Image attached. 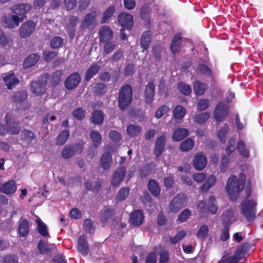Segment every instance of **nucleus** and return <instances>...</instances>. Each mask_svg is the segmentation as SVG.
<instances>
[{
  "label": "nucleus",
  "mask_w": 263,
  "mask_h": 263,
  "mask_svg": "<svg viewBox=\"0 0 263 263\" xmlns=\"http://www.w3.org/2000/svg\"><path fill=\"white\" fill-rule=\"evenodd\" d=\"M245 180V176L243 174H240L239 178L233 175L228 178L226 189L232 200H236L243 189H245L246 199L251 196L252 193L251 182L249 181L247 187L244 188ZM256 205V201L253 199L246 200L241 203L242 213L248 221H252L255 218Z\"/></svg>",
  "instance_id": "f257e3e1"
},
{
  "label": "nucleus",
  "mask_w": 263,
  "mask_h": 263,
  "mask_svg": "<svg viewBox=\"0 0 263 263\" xmlns=\"http://www.w3.org/2000/svg\"><path fill=\"white\" fill-rule=\"evenodd\" d=\"M133 99L132 88L130 85L126 84L120 89L118 96V105L121 110L126 109L132 102Z\"/></svg>",
  "instance_id": "f03ea898"
},
{
  "label": "nucleus",
  "mask_w": 263,
  "mask_h": 263,
  "mask_svg": "<svg viewBox=\"0 0 263 263\" xmlns=\"http://www.w3.org/2000/svg\"><path fill=\"white\" fill-rule=\"evenodd\" d=\"M247 245L243 244L239 246L235 250L233 255H224L218 263H238L242 259L246 258L247 255Z\"/></svg>",
  "instance_id": "7ed1b4c3"
},
{
  "label": "nucleus",
  "mask_w": 263,
  "mask_h": 263,
  "mask_svg": "<svg viewBox=\"0 0 263 263\" xmlns=\"http://www.w3.org/2000/svg\"><path fill=\"white\" fill-rule=\"evenodd\" d=\"M117 21L121 26L120 33L125 30L129 31L133 27L134 18L133 16L130 14L125 12L120 13L118 16Z\"/></svg>",
  "instance_id": "20e7f679"
},
{
  "label": "nucleus",
  "mask_w": 263,
  "mask_h": 263,
  "mask_svg": "<svg viewBox=\"0 0 263 263\" xmlns=\"http://www.w3.org/2000/svg\"><path fill=\"white\" fill-rule=\"evenodd\" d=\"M97 13L95 11L87 13L81 21L80 28L84 31L86 29L93 30L97 25Z\"/></svg>",
  "instance_id": "39448f33"
},
{
  "label": "nucleus",
  "mask_w": 263,
  "mask_h": 263,
  "mask_svg": "<svg viewBox=\"0 0 263 263\" xmlns=\"http://www.w3.org/2000/svg\"><path fill=\"white\" fill-rule=\"evenodd\" d=\"M197 210L202 213L210 212L212 214H216L217 210V206L215 197L212 196H210L207 204L203 201H200L197 206Z\"/></svg>",
  "instance_id": "423d86ee"
},
{
  "label": "nucleus",
  "mask_w": 263,
  "mask_h": 263,
  "mask_svg": "<svg viewBox=\"0 0 263 263\" xmlns=\"http://www.w3.org/2000/svg\"><path fill=\"white\" fill-rule=\"evenodd\" d=\"M232 215L233 212L231 210H227L223 214L222 219L223 228L221 230L220 235V239L222 241H226L229 238V227L231 223Z\"/></svg>",
  "instance_id": "0eeeda50"
},
{
  "label": "nucleus",
  "mask_w": 263,
  "mask_h": 263,
  "mask_svg": "<svg viewBox=\"0 0 263 263\" xmlns=\"http://www.w3.org/2000/svg\"><path fill=\"white\" fill-rule=\"evenodd\" d=\"M49 75L46 73L43 76L42 79L44 78V80H39L38 81H33L31 84V89L32 92L36 96H40L46 92V86L47 85V80Z\"/></svg>",
  "instance_id": "6e6552de"
},
{
  "label": "nucleus",
  "mask_w": 263,
  "mask_h": 263,
  "mask_svg": "<svg viewBox=\"0 0 263 263\" xmlns=\"http://www.w3.org/2000/svg\"><path fill=\"white\" fill-rule=\"evenodd\" d=\"M83 149V145L80 143L67 145L63 149L62 156L65 159H69L75 154H80Z\"/></svg>",
  "instance_id": "1a4fd4ad"
},
{
  "label": "nucleus",
  "mask_w": 263,
  "mask_h": 263,
  "mask_svg": "<svg viewBox=\"0 0 263 263\" xmlns=\"http://www.w3.org/2000/svg\"><path fill=\"white\" fill-rule=\"evenodd\" d=\"M229 106L225 102H220L216 106L214 111V118L219 122L223 121L229 114Z\"/></svg>",
  "instance_id": "9d476101"
},
{
  "label": "nucleus",
  "mask_w": 263,
  "mask_h": 263,
  "mask_svg": "<svg viewBox=\"0 0 263 263\" xmlns=\"http://www.w3.org/2000/svg\"><path fill=\"white\" fill-rule=\"evenodd\" d=\"M186 197L184 194H179L176 196L170 204V210L172 212L177 213L185 206Z\"/></svg>",
  "instance_id": "9b49d317"
},
{
  "label": "nucleus",
  "mask_w": 263,
  "mask_h": 263,
  "mask_svg": "<svg viewBox=\"0 0 263 263\" xmlns=\"http://www.w3.org/2000/svg\"><path fill=\"white\" fill-rule=\"evenodd\" d=\"M32 6L28 3H19L11 8L13 13L20 17L22 21L26 17V14L31 10Z\"/></svg>",
  "instance_id": "f8f14e48"
},
{
  "label": "nucleus",
  "mask_w": 263,
  "mask_h": 263,
  "mask_svg": "<svg viewBox=\"0 0 263 263\" xmlns=\"http://www.w3.org/2000/svg\"><path fill=\"white\" fill-rule=\"evenodd\" d=\"M126 171L124 166L117 167L114 171L110 180L111 184L114 186H118L124 180Z\"/></svg>",
  "instance_id": "ddd939ff"
},
{
  "label": "nucleus",
  "mask_w": 263,
  "mask_h": 263,
  "mask_svg": "<svg viewBox=\"0 0 263 263\" xmlns=\"http://www.w3.org/2000/svg\"><path fill=\"white\" fill-rule=\"evenodd\" d=\"M81 78L78 72H73L68 76L65 81V86L68 89L75 88L80 83Z\"/></svg>",
  "instance_id": "4468645a"
},
{
  "label": "nucleus",
  "mask_w": 263,
  "mask_h": 263,
  "mask_svg": "<svg viewBox=\"0 0 263 263\" xmlns=\"http://www.w3.org/2000/svg\"><path fill=\"white\" fill-rule=\"evenodd\" d=\"M140 16L144 21V25L146 29H150L151 26V10L147 5H143L140 9Z\"/></svg>",
  "instance_id": "2eb2a0df"
},
{
  "label": "nucleus",
  "mask_w": 263,
  "mask_h": 263,
  "mask_svg": "<svg viewBox=\"0 0 263 263\" xmlns=\"http://www.w3.org/2000/svg\"><path fill=\"white\" fill-rule=\"evenodd\" d=\"M21 18L16 15L10 16H5L3 19V24L5 27L13 29L19 26L20 23L22 22Z\"/></svg>",
  "instance_id": "dca6fc26"
},
{
  "label": "nucleus",
  "mask_w": 263,
  "mask_h": 263,
  "mask_svg": "<svg viewBox=\"0 0 263 263\" xmlns=\"http://www.w3.org/2000/svg\"><path fill=\"white\" fill-rule=\"evenodd\" d=\"M3 80L5 82L8 89H11L13 86L17 85L20 82L16 76L11 72L3 74Z\"/></svg>",
  "instance_id": "f3484780"
},
{
  "label": "nucleus",
  "mask_w": 263,
  "mask_h": 263,
  "mask_svg": "<svg viewBox=\"0 0 263 263\" xmlns=\"http://www.w3.org/2000/svg\"><path fill=\"white\" fill-rule=\"evenodd\" d=\"M250 145L247 144L242 140H239L237 142L236 149L238 153L244 158H248L250 157Z\"/></svg>",
  "instance_id": "a211bd4d"
},
{
  "label": "nucleus",
  "mask_w": 263,
  "mask_h": 263,
  "mask_svg": "<svg viewBox=\"0 0 263 263\" xmlns=\"http://www.w3.org/2000/svg\"><path fill=\"white\" fill-rule=\"evenodd\" d=\"M86 236H81L78 239L77 245L78 251L84 256H86L87 254H88L89 251V245L86 241Z\"/></svg>",
  "instance_id": "6ab92c4d"
},
{
  "label": "nucleus",
  "mask_w": 263,
  "mask_h": 263,
  "mask_svg": "<svg viewBox=\"0 0 263 263\" xmlns=\"http://www.w3.org/2000/svg\"><path fill=\"white\" fill-rule=\"evenodd\" d=\"M143 221V214L142 211L136 210L132 212L130 215L129 221L135 226H139L142 224Z\"/></svg>",
  "instance_id": "aec40b11"
},
{
  "label": "nucleus",
  "mask_w": 263,
  "mask_h": 263,
  "mask_svg": "<svg viewBox=\"0 0 263 263\" xmlns=\"http://www.w3.org/2000/svg\"><path fill=\"white\" fill-rule=\"evenodd\" d=\"M16 190L14 181L11 180L4 184H0V191L6 195L12 194Z\"/></svg>",
  "instance_id": "412c9836"
},
{
  "label": "nucleus",
  "mask_w": 263,
  "mask_h": 263,
  "mask_svg": "<svg viewBox=\"0 0 263 263\" xmlns=\"http://www.w3.org/2000/svg\"><path fill=\"white\" fill-rule=\"evenodd\" d=\"M155 86L153 82H149L145 89V103L151 104L153 101L155 95Z\"/></svg>",
  "instance_id": "4be33fe9"
},
{
  "label": "nucleus",
  "mask_w": 263,
  "mask_h": 263,
  "mask_svg": "<svg viewBox=\"0 0 263 263\" xmlns=\"http://www.w3.org/2000/svg\"><path fill=\"white\" fill-rule=\"evenodd\" d=\"M206 158L204 155L198 153L195 156L193 165L196 169L202 170L206 166Z\"/></svg>",
  "instance_id": "5701e85b"
},
{
  "label": "nucleus",
  "mask_w": 263,
  "mask_h": 263,
  "mask_svg": "<svg viewBox=\"0 0 263 263\" xmlns=\"http://www.w3.org/2000/svg\"><path fill=\"white\" fill-rule=\"evenodd\" d=\"M165 145V137L164 136H160L158 138L155 143V154L159 158L163 152Z\"/></svg>",
  "instance_id": "b1692460"
},
{
  "label": "nucleus",
  "mask_w": 263,
  "mask_h": 263,
  "mask_svg": "<svg viewBox=\"0 0 263 263\" xmlns=\"http://www.w3.org/2000/svg\"><path fill=\"white\" fill-rule=\"evenodd\" d=\"M116 11V8L114 5L108 7L102 14V17L100 20L101 24L108 23L109 19L114 16Z\"/></svg>",
  "instance_id": "393cba45"
},
{
  "label": "nucleus",
  "mask_w": 263,
  "mask_h": 263,
  "mask_svg": "<svg viewBox=\"0 0 263 263\" xmlns=\"http://www.w3.org/2000/svg\"><path fill=\"white\" fill-rule=\"evenodd\" d=\"M112 163V156L110 153H105L102 156L100 160V165L104 170L110 169Z\"/></svg>",
  "instance_id": "a878e982"
},
{
  "label": "nucleus",
  "mask_w": 263,
  "mask_h": 263,
  "mask_svg": "<svg viewBox=\"0 0 263 263\" xmlns=\"http://www.w3.org/2000/svg\"><path fill=\"white\" fill-rule=\"evenodd\" d=\"M115 213L112 209L105 206L101 211L100 219L102 222L105 223L112 218Z\"/></svg>",
  "instance_id": "bb28decb"
},
{
  "label": "nucleus",
  "mask_w": 263,
  "mask_h": 263,
  "mask_svg": "<svg viewBox=\"0 0 263 263\" xmlns=\"http://www.w3.org/2000/svg\"><path fill=\"white\" fill-rule=\"evenodd\" d=\"M6 120V125L8 128V132L12 135H17L20 132V124L18 122L7 120V117H5Z\"/></svg>",
  "instance_id": "cd10ccee"
},
{
  "label": "nucleus",
  "mask_w": 263,
  "mask_h": 263,
  "mask_svg": "<svg viewBox=\"0 0 263 263\" xmlns=\"http://www.w3.org/2000/svg\"><path fill=\"white\" fill-rule=\"evenodd\" d=\"M188 135L187 129L184 128H178L174 132L172 138L175 141H180L187 137Z\"/></svg>",
  "instance_id": "c85d7f7f"
},
{
  "label": "nucleus",
  "mask_w": 263,
  "mask_h": 263,
  "mask_svg": "<svg viewBox=\"0 0 263 263\" xmlns=\"http://www.w3.org/2000/svg\"><path fill=\"white\" fill-rule=\"evenodd\" d=\"M35 28V24L33 21H27L21 25L19 33H32Z\"/></svg>",
  "instance_id": "c756f323"
},
{
  "label": "nucleus",
  "mask_w": 263,
  "mask_h": 263,
  "mask_svg": "<svg viewBox=\"0 0 263 263\" xmlns=\"http://www.w3.org/2000/svg\"><path fill=\"white\" fill-rule=\"evenodd\" d=\"M101 67L96 64H92L89 67L86 72L85 79L86 81H89L94 76H95L100 70Z\"/></svg>",
  "instance_id": "7c9ffc66"
},
{
  "label": "nucleus",
  "mask_w": 263,
  "mask_h": 263,
  "mask_svg": "<svg viewBox=\"0 0 263 263\" xmlns=\"http://www.w3.org/2000/svg\"><path fill=\"white\" fill-rule=\"evenodd\" d=\"M181 41V37L179 34L176 35L173 38L170 47L171 50L173 54L177 53L180 50Z\"/></svg>",
  "instance_id": "2f4dec72"
},
{
  "label": "nucleus",
  "mask_w": 263,
  "mask_h": 263,
  "mask_svg": "<svg viewBox=\"0 0 263 263\" xmlns=\"http://www.w3.org/2000/svg\"><path fill=\"white\" fill-rule=\"evenodd\" d=\"M39 56L36 54H31L26 58L24 62V67L29 68L35 65L39 60Z\"/></svg>",
  "instance_id": "473e14b6"
},
{
  "label": "nucleus",
  "mask_w": 263,
  "mask_h": 263,
  "mask_svg": "<svg viewBox=\"0 0 263 263\" xmlns=\"http://www.w3.org/2000/svg\"><path fill=\"white\" fill-rule=\"evenodd\" d=\"M148 189L151 194L154 196H157L160 194V187L158 183L154 179H151L149 181Z\"/></svg>",
  "instance_id": "72a5a7b5"
},
{
  "label": "nucleus",
  "mask_w": 263,
  "mask_h": 263,
  "mask_svg": "<svg viewBox=\"0 0 263 263\" xmlns=\"http://www.w3.org/2000/svg\"><path fill=\"white\" fill-rule=\"evenodd\" d=\"M142 128L136 125L130 124L126 128L127 134L130 137L138 136L141 133Z\"/></svg>",
  "instance_id": "f704fd0d"
},
{
  "label": "nucleus",
  "mask_w": 263,
  "mask_h": 263,
  "mask_svg": "<svg viewBox=\"0 0 263 263\" xmlns=\"http://www.w3.org/2000/svg\"><path fill=\"white\" fill-rule=\"evenodd\" d=\"M29 232L28 222L26 219L20 221L18 226V232L20 235L22 237L26 236Z\"/></svg>",
  "instance_id": "c9c22d12"
},
{
  "label": "nucleus",
  "mask_w": 263,
  "mask_h": 263,
  "mask_svg": "<svg viewBox=\"0 0 263 263\" xmlns=\"http://www.w3.org/2000/svg\"><path fill=\"white\" fill-rule=\"evenodd\" d=\"M207 88L206 85L199 81H197L194 85V91L198 96L202 95Z\"/></svg>",
  "instance_id": "e433bc0d"
},
{
  "label": "nucleus",
  "mask_w": 263,
  "mask_h": 263,
  "mask_svg": "<svg viewBox=\"0 0 263 263\" xmlns=\"http://www.w3.org/2000/svg\"><path fill=\"white\" fill-rule=\"evenodd\" d=\"M216 177L214 175H210L206 181L201 187V191L202 192H207L215 184L216 182Z\"/></svg>",
  "instance_id": "4c0bfd02"
},
{
  "label": "nucleus",
  "mask_w": 263,
  "mask_h": 263,
  "mask_svg": "<svg viewBox=\"0 0 263 263\" xmlns=\"http://www.w3.org/2000/svg\"><path fill=\"white\" fill-rule=\"evenodd\" d=\"M79 18L75 16H71L69 19V22L67 24V31L68 33H74Z\"/></svg>",
  "instance_id": "58836bf2"
},
{
  "label": "nucleus",
  "mask_w": 263,
  "mask_h": 263,
  "mask_svg": "<svg viewBox=\"0 0 263 263\" xmlns=\"http://www.w3.org/2000/svg\"><path fill=\"white\" fill-rule=\"evenodd\" d=\"M209 232V230L208 226L203 224L199 229L197 233V237L202 241L204 240L207 237Z\"/></svg>",
  "instance_id": "ea45409f"
},
{
  "label": "nucleus",
  "mask_w": 263,
  "mask_h": 263,
  "mask_svg": "<svg viewBox=\"0 0 263 263\" xmlns=\"http://www.w3.org/2000/svg\"><path fill=\"white\" fill-rule=\"evenodd\" d=\"M69 136V132L66 129L62 132L58 136L56 144L59 145H63L68 140Z\"/></svg>",
  "instance_id": "a19ab883"
},
{
  "label": "nucleus",
  "mask_w": 263,
  "mask_h": 263,
  "mask_svg": "<svg viewBox=\"0 0 263 263\" xmlns=\"http://www.w3.org/2000/svg\"><path fill=\"white\" fill-rule=\"evenodd\" d=\"M185 109L181 105H177L173 110V115L175 119H181L185 114Z\"/></svg>",
  "instance_id": "79ce46f5"
},
{
  "label": "nucleus",
  "mask_w": 263,
  "mask_h": 263,
  "mask_svg": "<svg viewBox=\"0 0 263 263\" xmlns=\"http://www.w3.org/2000/svg\"><path fill=\"white\" fill-rule=\"evenodd\" d=\"M104 119L103 114L101 110L95 111L92 114V122L97 124H101Z\"/></svg>",
  "instance_id": "37998d69"
},
{
  "label": "nucleus",
  "mask_w": 263,
  "mask_h": 263,
  "mask_svg": "<svg viewBox=\"0 0 263 263\" xmlns=\"http://www.w3.org/2000/svg\"><path fill=\"white\" fill-rule=\"evenodd\" d=\"M63 75L62 70L55 71L51 76V85L55 86L61 81Z\"/></svg>",
  "instance_id": "c03bdc74"
},
{
  "label": "nucleus",
  "mask_w": 263,
  "mask_h": 263,
  "mask_svg": "<svg viewBox=\"0 0 263 263\" xmlns=\"http://www.w3.org/2000/svg\"><path fill=\"white\" fill-rule=\"evenodd\" d=\"M151 42V34H142L141 39V45L143 48V52L146 50Z\"/></svg>",
  "instance_id": "a18cd8bd"
},
{
  "label": "nucleus",
  "mask_w": 263,
  "mask_h": 263,
  "mask_svg": "<svg viewBox=\"0 0 263 263\" xmlns=\"http://www.w3.org/2000/svg\"><path fill=\"white\" fill-rule=\"evenodd\" d=\"M36 222L37 224L39 232L43 236H48L49 234L46 225L39 218L36 219Z\"/></svg>",
  "instance_id": "49530a36"
},
{
  "label": "nucleus",
  "mask_w": 263,
  "mask_h": 263,
  "mask_svg": "<svg viewBox=\"0 0 263 263\" xmlns=\"http://www.w3.org/2000/svg\"><path fill=\"white\" fill-rule=\"evenodd\" d=\"M194 144V141L190 138H188L181 142L180 146V150L183 152L188 151L193 148Z\"/></svg>",
  "instance_id": "de8ad7c7"
},
{
  "label": "nucleus",
  "mask_w": 263,
  "mask_h": 263,
  "mask_svg": "<svg viewBox=\"0 0 263 263\" xmlns=\"http://www.w3.org/2000/svg\"><path fill=\"white\" fill-rule=\"evenodd\" d=\"M90 138L92 141L93 145L95 147L98 146L102 140L101 135L96 130H92L91 132Z\"/></svg>",
  "instance_id": "09e8293b"
},
{
  "label": "nucleus",
  "mask_w": 263,
  "mask_h": 263,
  "mask_svg": "<svg viewBox=\"0 0 263 263\" xmlns=\"http://www.w3.org/2000/svg\"><path fill=\"white\" fill-rule=\"evenodd\" d=\"M210 114L208 112H204L199 114L194 117L195 121L200 124L205 123L209 118Z\"/></svg>",
  "instance_id": "8fccbe9b"
},
{
  "label": "nucleus",
  "mask_w": 263,
  "mask_h": 263,
  "mask_svg": "<svg viewBox=\"0 0 263 263\" xmlns=\"http://www.w3.org/2000/svg\"><path fill=\"white\" fill-rule=\"evenodd\" d=\"M129 189L127 187L121 188L116 195V199L117 201H121L125 199L129 194Z\"/></svg>",
  "instance_id": "3c124183"
},
{
  "label": "nucleus",
  "mask_w": 263,
  "mask_h": 263,
  "mask_svg": "<svg viewBox=\"0 0 263 263\" xmlns=\"http://www.w3.org/2000/svg\"><path fill=\"white\" fill-rule=\"evenodd\" d=\"M236 141L233 138H231L227 144L226 148V152L228 155L231 156V154L234 152L235 149Z\"/></svg>",
  "instance_id": "603ef678"
},
{
  "label": "nucleus",
  "mask_w": 263,
  "mask_h": 263,
  "mask_svg": "<svg viewBox=\"0 0 263 263\" xmlns=\"http://www.w3.org/2000/svg\"><path fill=\"white\" fill-rule=\"evenodd\" d=\"M229 127L227 124H224V126L219 130L218 136L222 142L226 141V135L229 132Z\"/></svg>",
  "instance_id": "864d4df0"
},
{
  "label": "nucleus",
  "mask_w": 263,
  "mask_h": 263,
  "mask_svg": "<svg viewBox=\"0 0 263 263\" xmlns=\"http://www.w3.org/2000/svg\"><path fill=\"white\" fill-rule=\"evenodd\" d=\"M178 88L180 92L185 95H189L191 92V87L184 83L183 82H180L178 84Z\"/></svg>",
  "instance_id": "5fc2aeb1"
},
{
  "label": "nucleus",
  "mask_w": 263,
  "mask_h": 263,
  "mask_svg": "<svg viewBox=\"0 0 263 263\" xmlns=\"http://www.w3.org/2000/svg\"><path fill=\"white\" fill-rule=\"evenodd\" d=\"M85 111L81 107L74 109L72 112L73 116L78 120H83L85 117Z\"/></svg>",
  "instance_id": "6e6d98bb"
},
{
  "label": "nucleus",
  "mask_w": 263,
  "mask_h": 263,
  "mask_svg": "<svg viewBox=\"0 0 263 263\" xmlns=\"http://www.w3.org/2000/svg\"><path fill=\"white\" fill-rule=\"evenodd\" d=\"M199 71L206 77H211L212 74V70L205 64H200L198 67Z\"/></svg>",
  "instance_id": "4d7b16f0"
},
{
  "label": "nucleus",
  "mask_w": 263,
  "mask_h": 263,
  "mask_svg": "<svg viewBox=\"0 0 263 263\" xmlns=\"http://www.w3.org/2000/svg\"><path fill=\"white\" fill-rule=\"evenodd\" d=\"M27 98V93L26 91H21L17 92L13 98V101L16 102H21Z\"/></svg>",
  "instance_id": "13d9d810"
},
{
  "label": "nucleus",
  "mask_w": 263,
  "mask_h": 263,
  "mask_svg": "<svg viewBox=\"0 0 263 263\" xmlns=\"http://www.w3.org/2000/svg\"><path fill=\"white\" fill-rule=\"evenodd\" d=\"M37 248L41 254H45L49 253L48 244L43 241L42 240H40L38 242Z\"/></svg>",
  "instance_id": "bf43d9fd"
},
{
  "label": "nucleus",
  "mask_w": 263,
  "mask_h": 263,
  "mask_svg": "<svg viewBox=\"0 0 263 263\" xmlns=\"http://www.w3.org/2000/svg\"><path fill=\"white\" fill-rule=\"evenodd\" d=\"M63 43V40L59 36L53 38L50 42V46L52 48L60 47Z\"/></svg>",
  "instance_id": "052dcab7"
},
{
  "label": "nucleus",
  "mask_w": 263,
  "mask_h": 263,
  "mask_svg": "<svg viewBox=\"0 0 263 263\" xmlns=\"http://www.w3.org/2000/svg\"><path fill=\"white\" fill-rule=\"evenodd\" d=\"M18 258L16 255H8L3 258L4 263H18Z\"/></svg>",
  "instance_id": "680f3d73"
},
{
  "label": "nucleus",
  "mask_w": 263,
  "mask_h": 263,
  "mask_svg": "<svg viewBox=\"0 0 263 263\" xmlns=\"http://www.w3.org/2000/svg\"><path fill=\"white\" fill-rule=\"evenodd\" d=\"M191 211L188 209L183 210L179 215L178 220L180 222L185 221L190 216Z\"/></svg>",
  "instance_id": "e2e57ef3"
},
{
  "label": "nucleus",
  "mask_w": 263,
  "mask_h": 263,
  "mask_svg": "<svg viewBox=\"0 0 263 263\" xmlns=\"http://www.w3.org/2000/svg\"><path fill=\"white\" fill-rule=\"evenodd\" d=\"M169 110L168 107L166 106H162L159 107L155 113V117L157 118H160L164 115L166 114Z\"/></svg>",
  "instance_id": "0e129e2a"
},
{
  "label": "nucleus",
  "mask_w": 263,
  "mask_h": 263,
  "mask_svg": "<svg viewBox=\"0 0 263 263\" xmlns=\"http://www.w3.org/2000/svg\"><path fill=\"white\" fill-rule=\"evenodd\" d=\"M159 263H168L169 261V253L167 251H163L160 253Z\"/></svg>",
  "instance_id": "69168bd1"
},
{
  "label": "nucleus",
  "mask_w": 263,
  "mask_h": 263,
  "mask_svg": "<svg viewBox=\"0 0 263 263\" xmlns=\"http://www.w3.org/2000/svg\"><path fill=\"white\" fill-rule=\"evenodd\" d=\"M163 51L164 48L160 45H156L153 48V54L157 60H160L161 53Z\"/></svg>",
  "instance_id": "338daca9"
},
{
  "label": "nucleus",
  "mask_w": 263,
  "mask_h": 263,
  "mask_svg": "<svg viewBox=\"0 0 263 263\" xmlns=\"http://www.w3.org/2000/svg\"><path fill=\"white\" fill-rule=\"evenodd\" d=\"M95 91L99 95H102L106 92V86L104 84L99 83L96 84L94 87Z\"/></svg>",
  "instance_id": "774afa93"
}]
</instances>
